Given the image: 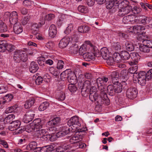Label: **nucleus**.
<instances>
[{"mask_svg":"<svg viewBox=\"0 0 152 152\" xmlns=\"http://www.w3.org/2000/svg\"><path fill=\"white\" fill-rule=\"evenodd\" d=\"M67 125L69 128L64 126L60 128V131L55 134V131L50 132L49 131L46 138L47 140L49 139L51 141H53L56 140L57 137H63L70 132L75 133L80 132H85L87 130L86 124L83 123V120L77 116L72 117L67 122Z\"/></svg>","mask_w":152,"mask_h":152,"instance_id":"1","label":"nucleus"},{"mask_svg":"<svg viewBox=\"0 0 152 152\" xmlns=\"http://www.w3.org/2000/svg\"><path fill=\"white\" fill-rule=\"evenodd\" d=\"M96 88L94 86L91 87L90 89L89 97L92 102H96L98 104H104L108 105L110 104V101L107 96L106 92L104 89L101 91L100 96H98Z\"/></svg>","mask_w":152,"mask_h":152,"instance_id":"2","label":"nucleus"},{"mask_svg":"<svg viewBox=\"0 0 152 152\" xmlns=\"http://www.w3.org/2000/svg\"><path fill=\"white\" fill-rule=\"evenodd\" d=\"M128 2L126 1H124L118 4V6L119 11L118 15L120 16H123L127 14L132 10V7L128 5Z\"/></svg>","mask_w":152,"mask_h":152,"instance_id":"3","label":"nucleus"},{"mask_svg":"<svg viewBox=\"0 0 152 152\" xmlns=\"http://www.w3.org/2000/svg\"><path fill=\"white\" fill-rule=\"evenodd\" d=\"M133 78L136 81H137L138 83L141 86H144L145 84L146 77L145 72L141 71L138 74L133 75Z\"/></svg>","mask_w":152,"mask_h":152,"instance_id":"4","label":"nucleus"},{"mask_svg":"<svg viewBox=\"0 0 152 152\" xmlns=\"http://www.w3.org/2000/svg\"><path fill=\"white\" fill-rule=\"evenodd\" d=\"M60 118L58 117H56L53 119L48 121L46 124V126L49 128L50 132L51 131H56V128L55 126L59 122Z\"/></svg>","mask_w":152,"mask_h":152,"instance_id":"5","label":"nucleus"},{"mask_svg":"<svg viewBox=\"0 0 152 152\" xmlns=\"http://www.w3.org/2000/svg\"><path fill=\"white\" fill-rule=\"evenodd\" d=\"M96 49V47L91 45L83 44L79 48V53L80 55H83L84 53L86 51H91V50L94 51Z\"/></svg>","mask_w":152,"mask_h":152,"instance_id":"6","label":"nucleus"},{"mask_svg":"<svg viewBox=\"0 0 152 152\" xmlns=\"http://www.w3.org/2000/svg\"><path fill=\"white\" fill-rule=\"evenodd\" d=\"M145 30V28L144 26H136L130 27L128 31L129 33L142 34L144 32Z\"/></svg>","mask_w":152,"mask_h":152,"instance_id":"7","label":"nucleus"},{"mask_svg":"<svg viewBox=\"0 0 152 152\" xmlns=\"http://www.w3.org/2000/svg\"><path fill=\"white\" fill-rule=\"evenodd\" d=\"M72 145H69L67 143L63 142L61 145L57 147L56 149L57 152H63L66 150H68L69 151H71L75 149L72 148Z\"/></svg>","mask_w":152,"mask_h":152,"instance_id":"8","label":"nucleus"},{"mask_svg":"<svg viewBox=\"0 0 152 152\" xmlns=\"http://www.w3.org/2000/svg\"><path fill=\"white\" fill-rule=\"evenodd\" d=\"M108 80V78L105 77H102L97 79V83L99 88L100 91H103L104 89L105 92H106V89L104 88L103 84L107 83Z\"/></svg>","mask_w":152,"mask_h":152,"instance_id":"9","label":"nucleus"},{"mask_svg":"<svg viewBox=\"0 0 152 152\" xmlns=\"http://www.w3.org/2000/svg\"><path fill=\"white\" fill-rule=\"evenodd\" d=\"M137 94V91L136 88L133 87L129 88L126 91L127 97L130 99L135 98Z\"/></svg>","mask_w":152,"mask_h":152,"instance_id":"10","label":"nucleus"},{"mask_svg":"<svg viewBox=\"0 0 152 152\" xmlns=\"http://www.w3.org/2000/svg\"><path fill=\"white\" fill-rule=\"evenodd\" d=\"M96 50L97 48H96V49L94 51L91 50V51H88L87 53H84L83 56L84 59L85 61H88L93 60L95 56V53Z\"/></svg>","mask_w":152,"mask_h":152,"instance_id":"11","label":"nucleus"},{"mask_svg":"<svg viewBox=\"0 0 152 152\" xmlns=\"http://www.w3.org/2000/svg\"><path fill=\"white\" fill-rule=\"evenodd\" d=\"M82 139V136L80 134H75L74 135L71 137L69 142L70 144L67 143L69 145H75L79 142L81 141Z\"/></svg>","mask_w":152,"mask_h":152,"instance_id":"12","label":"nucleus"},{"mask_svg":"<svg viewBox=\"0 0 152 152\" xmlns=\"http://www.w3.org/2000/svg\"><path fill=\"white\" fill-rule=\"evenodd\" d=\"M152 20V18L145 16H142L135 19V22L141 23L144 25L149 23Z\"/></svg>","mask_w":152,"mask_h":152,"instance_id":"13","label":"nucleus"},{"mask_svg":"<svg viewBox=\"0 0 152 152\" xmlns=\"http://www.w3.org/2000/svg\"><path fill=\"white\" fill-rule=\"evenodd\" d=\"M21 122L17 120L11 122L8 127V129L10 130L13 131L18 129L20 125Z\"/></svg>","mask_w":152,"mask_h":152,"instance_id":"14","label":"nucleus"},{"mask_svg":"<svg viewBox=\"0 0 152 152\" xmlns=\"http://www.w3.org/2000/svg\"><path fill=\"white\" fill-rule=\"evenodd\" d=\"M36 136L40 138L44 137V138H46L49 132L48 129L46 130L45 129H39L35 132Z\"/></svg>","mask_w":152,"mask_h":152,"instance_id":"15","label":"nucleus"},{"mask_svg":"<svg viewBox=\"0 0 152 152\" xmlns=\"http://www.w3.org/2000/svg\"><path fill=\"white\" fill-rule=\"evenodd\" d=\"M35 114L33 111H29L24 116L23 121L25 123H28L33 119Z\"/></svg>","mask_w":152,"mask_h":152,"instance_id":"16","label":"nucleus"},{"mask_svg":"<svg viewBox=\"0 0 152 152\" xmlns=\"http://www.w3.org/2000/svg\"><path fill=\"white\" fill-rule=\"evenodd\" d=\"M18 15L17 12L15 11H13L12 12L9 18V21L12 24L14 25L18 22Z\"/></svg>","mask_w":152,"mask_h":152,"instance_id":"17","label":"nucleus"},{"mask_svg":"<svg viewBox=\"0 0 152 152\" xmlns=\"http://www.w3.org/2000/svg\"><path fill=\"white\" fill-rule=\"evenodd\" d=\"M135 16L133 15H129L125 16L123 19V22L124 24L134 23L135 22Z\"/></svg>","mask_w":152,"mask_h":152,"instance_id":"18","label":"nucleus"},{"mask_svg":"<svg viewBox=\"0 0 152 152\" xmlns=\"http://www.w3.org/2000/svg\"><path fill=\"white\" fill-rule=\"evenodd\" d=\"M70 39V38L68 37H66L61 39L58 44L59 47L61 48H66L69 44Z\"/></svg>","mask_w":152,"mask_h":152,"instance_id":"19","label":"nucleus"},{"mask_svg":"<svg viewBox=\"0 0 152 152\" xmlns=\"http://www.w3.org/2000/svg\"><path fill=\"white\" fill-rule=\"evenodd\" d=\"M31 124L34 127L35 132L42 128V124L41 123V120L40 118L34 120Z\"/></svg>","mask_w":152,"mask_h":152,"instance_id":"20","label":"nucleus"},{"mask_svg":"<svg viewBox=\"0 0 152 152\" xmlns=\"http://www.w3.org/2000/svg\"><path fill=\"white\" fill-rule=\"evenodd\" d=\"M57 34L56 26L53 24L51 25L49 28L48 34L49 36L52 38H54Z\"/></svg>","mask_w":152,"mask_h":152,"instance_id":"21","label":"nucleus"},{"mask_svg":"<svg viewBox=\"0 0 152 152\" xmlns=\"http://www.w3.org/2000/svg\"><path fill=\"white\" fill-rule=\"evenodd\" d=\"M13 30L15 34H18L23 31V27L19 23H18L14 25Z\"/></svg>","mask_w":152,"mask_h":152,"instance_id":"22","label":"nucleus"},{"mask_svg":"<svg viewBox=\"0 0 152 152\" xmlns=\"http://www.w3.org/2000/svg\"><path fill=\"white\" fill-rule=\"evenodd\" d=\"M139 48L141 51L140 54H142V56H145V54L148 53L150 52V49L146 45H141Z\"/></svg>","mask_w":152,"mask_h":152,"instance_id":"23","label":"nucleus"},{"mask_svg":"<svg viewBox=\"0 0 152 152\" xmlns=\"http://www.w3.org/2000/svg\"><path fill=\"white\" fill-rule=\"evenodd\" d=\"M79 47L78 45L75 43L73 44L70 46L69 51L71 53L76 54L78 51Z\"/></svg>","mask_w":152,"mask_h":152,"instance_id":"24","label":"nucleus"},{"mask_svg":"<svg viewBox=\"0 0 152 152\" xmlns=\"http://www.w3.org/2000/svg\"><path fill=\"white\" fill-rule=\"evenodd\" d=\"M119 77V73L116 72H113L111 75V79L113 84L118 83Z\"/></svg>","mask_w":152,"mask_h":152,"instance_id":"25","label":"nucleus"},{"mask_svg":"<svg viewBox=\"0 0 152 152\" xmlns=\"http://www.w3.org/2000/svg\"><path fill=\"white\" fill-rule=\"evenodd\" d=\"M106 3L107 8L108 9H110L113 7L118 6V3L117 1H109L105 0Z\"/></svg>","mask_w":152,"mask_h":152,"instance_id":"26","label":"nucleus"},{"mask_svg":"<svg viewBox=\"0 0 152 152\" xmlns=\"http://www.w3.org/2000/svg\"><path fill=\"white\" fill-rule=\"evenodd\" d=\"M23 51L20 50H17L15 51L14 55L13 58L16 62H20V57L22 55Z\"/></svg>","mask_w":152,"mask_h":152,"instance_id":"27","label":"nucleus"},{"mask_svg":"<svg viewBox=\"0 0 152 152\" xmlns=\"http://www.w3.org/2000/svg\"><path fill=\"white\" fill-rule=\"evenodd\" d=\"M141 56V55L140 56L137 53H132L130 54V56L133 61V65L134 63V64H136V63L140 59V57Z\"/></svg>","mask_w":152,"mask_h":152,"instance_id":"28","label":"nucleus"},{"mask_svg":"<svg viewBox=\"0 0 152 152\" xmlns=\"http://www.w3.org/2000/svg\"><path fill=\"white\" fill-rule=\"evenodd\" d=\"M72 71L71 69H67L63 71L61 74L60 77L62 80H64L68 78L70 76Z\"/></svg>","mask_w":152,"mask_h":152,"instance_id":"29","label":"nucleus"},{"mask_svg":"<svg viewBox=\"0 0 152 152\" xmlns=\"http://www.w3.org/2000/svg\"><path fill=\"white\" fill-rule=\"evenodd\" d=\"M38 69L39 67L37 64L34 61L31 62L29 68V70L30 72L34 73L38 70Z\"/></svg>","mask_w":152,"mask_h":152,"instance_id":"30","label":"nucleus"},{"mask_svg":"<svg viewBox=\"0 0 152 152\" xmlns=\"http://www.w3.org/2000/svg\"><path fill=\"white\" fill-rule=\"evenodd\" d=\"M78 30L80 32L85 33L88 32L89 31L90 28L86 25H82L78 27Z\"/></svg>","mask_w":152,"mask_h":152,"instance_id":"31","label":"nucleus"},{"mask_svg":"<svg viewBox=\"0 0 152 152\" xmlns=\"http://www.w3.org/2000/svg\"><path fill=\"white\" fill-rule=\"evenodd\" d=\"M101 53L102 56L104 59H107L109 56V51L106 48H102L101 50Z\"/></svg>","mask_w":152,"mask_h":152,"instance_id":"32","label":"nucleus"},{"mask_svg":"<svg viewBox=\"0 0 152 152\" xmlns=\"http://www.w3.org/2000/svg\"><path fill=\"white\" fill-rule=\"evenodd\" d=\"M76 77L75 74L72 72L67 79L69 83H75L76 82Z\"/></svg>","mask_w":152,"mask_h":152,"instance_id":"33","label":"nucleus"},{"mask_svg":"<svg viewBox=\"0 0 152 152\" xmlns=\"http://www.w3.org/2000/svg\"><path fill=\"white\" fill-rule=\"evenodd\" d=\"M66 21L65 17L64 15H62L58 16L57 24L59 26H61L62 24L65 23Z\"/></svg>","mask_w":152,"mask_h":152,"instance_id":"34","label":"nucleus"},{"mask_svg":"<svg viewBox=\"0 0 152 152\" xmlns=\"http://www.w3.org/2000/svg\"><path fill=\"white\" fill-rule=\"evenodd\" d=\"M13 96L11 94H8L6 95L3 97V101H1L3 104L10 102L13 99Z\"/></svg>","mask_w":152,"mask_h":152,"instance_id":"35","label":"nucleus"},{"mask_svg":"<svg viewBox=\"0 0 152 152\" xmlns=\"http://www.w3.org/2000/svg\"><path fill=\"white\" fill-rule=\"evenodd\" d=\"M113 57L115 62L119 63L122 60L121 54L118 53H115L113 55Z\"/></svg>","mask_w":152,"mask_h":152,"instance_id":"36","label":"nucleus"},{"mask_svg":"<svg viewBox=\"0 0 152 152\" xmlns=\"http://www.w3.org/2000/svg\"><path fill=\"white\" fill-rule=\"evenodd\" d=\"M34 103V99L33 98H31L28 100L24 104L25 108L28 109L31 107Z\"/></svg>","mask_w":152,"mask_h":152,"instance_id":"37","label":"nucleus"},{"mask_svg":"<svg viewBox=\"0 0 152 152\" xmlns=\"http://www.w3.org/2000/svg\"><path fill=\"white\" fill-rule=\"evenodd\" d=\"M107 90L108 93L111 96H113L115 93V85H109L107 87Z\"/></svg>","mask_w":152,"mask_h":152,"instance_id":"38","label":"nucleus"},{"mask_svg":"<svg viewBox=\"0 0 152 152\" xmlns=\"http://www.w3.org/2000/svg\"><path fill=\"white\" fill-rule=\"evenodd\" d=\"M15 116L13 114L9 115L4 119L3 121L4 122L5 124L10 123L11 121L15 118Z\"/></svg>","mask_w":152,"mask_h":152,"instance_id":"39","label":"nucleus"},{"mask_svg":"<svg viewBox=\"0 0 152 152\" xmlns=\"http://www.w3.org/2000/svg\"><path fill=\"white\" fill-rule=\"evenodd\" d=\"M46 55H44L43 56H40L39 57V59H38V63L39 64L40 61L42 60L43 62L47 58H51L54 60L55 59V57L53 56H50L48 55V54L46 53Z\"/></svg>","mask_w":152,"mask_h":152,"instance_id":"40","label":"nucleus"},{"mask_svg":"<svg viewBox=\"0 0 152 152\" xmlns=\"http://www.w3.org/2000/svg\"><path fill=\"white\" fill-rule=\"evenodd\" d=\"M115 85V93H120L121 92L122 90V84L118 82V83L114 84Z\"/></svg>","mask_w":152,"mask_h":152,"instance_id":"41","label":"nucleus"},{"mask_svg":"<svg viewBox=\"0 0 152 152\" xmlns=\"http://www.w3.org/2000/svg\"><path fill=\"white\" fill-rule=\"evenodd\" d=\"M121 55L122 60H127L130 58V55L126 51H121Z\"/></svg>","mask_w":152,"mask_h":152,"instance_id":"42","label":"nucleus"},{"mask_svg":"<svg viewBox=\"0 0 152 152\" xmlns=\"http://www.w3.org/2000/svg\"><path fill=\"white\" fill-rule=\"evenodd\" d=\"M49 103L47 102H44L41 104L39 107L40 111H43L45 110L49 106Z\"/></svg>","mask_w":152,"mask_h":152,"instance_id":"43","label":"nucleus"},{"mask_svg":"<svg viewBox=\"0 0 152 152\" xmlns=\"http://www.w3.org/2000/svg\"><path fill=\"white\" fill-rule=\"evenodd\" d=\"M37 143L35 141L31 142L27 146V149L30 150H34L36 149V147L37 146Z\"/></svg>","mask_w":152,"mask_h":152,"instance_id":"44","label":"nucleus"},{"mask_svg":"<svg viewBox=\"0 0 152 152\" xmlns=\"http://www.w3.org/2000/svg\"><path fill=\"white\" fill-rule=\"evenodd\" d=\"M78 10L80 12L84 13H86L88 12V7L83 5H80L78 7Z\"/></svg>","mask_w":152,"mask_h":152,"instance_id":"45","label":"nucleus"},{"mask_svg":"<svg viewBox=\"0 0 152 152\" xmlns=\"http://www.w3.org/2000/svg\"><path fill=\"white\" fill-rule=\"evenodd\" d=\"M126 49L129 51H132L134 49V47L133 44L131 42H127L125 44Z\"/></svg>","mask_w":152,"mask_h":152,"instance_id":"46","label":"nucleus"},{"mask_svg":"<svg viewBox=\"0 0 152 152\" xmlns=\"http://www.w3.org/2000/svg\"><path fill=\"white\" fill-rule=\"evenodd\" d=\"M72 145L73 146H72V148L75 149L74 150L72 151H75L76 149L83 148L84 147L85 145H86L83 142L80 141L79 142V143H77L76 144H75V145Z\"/></svg>","mask_w":152,"mask_h":152,"instance_id":"47","label":"nucleus"},{"mask_svg":"<svg viewBox=\"0 0 152 152\" xmlns=\"http://www.w3.org/2000/svg\"><path fill=\"white\" fill-rule=\"evenodd\" d=\"M74 28V25L73 24L70 23L69 24L64 32L66 34H69L73 30Z\"/></svg>","mask_w":152,"mask_h":152,"instance_id":"48","label":"nucleus"},{"mask_svg":"<svg viewBox=\"0 0 152 152\" xmlns=\"http://www.w3.org/2000/svg\"><path fill=\"white\" fill-rule=\"evenodd\" d=\"M138 66L137 65L132 66L129 69L128 72L131 74H134V75L137 74L136 72Z\"/></svg>","mask_w":152,"mask_h":152,"instance_id":"49","label":"nucleus"},{"mask_svg":"<svg viewBox=\"0 0 152 152\" xmlns=\"http://www.w3.org/2000/svg\"><path fill=\"white\" fill-rule=\"evenodd\" d=\"M50 73L54 76H57L59 74V72L57 69L53 67H50L49 69Z\"/></svg>","mask_w":152,"mask_h":152,"instance_id":"50","label":"nucleus"},{"mask_svg":"<svg viewBox=\"0 0 152 152\" xmlns=\"http://www.w3.org/2000/svg\"><path fill=\"white\" fill-rule=\"evenodd\" d=\"M7 30V28L6 25H4L2 21H0V32H5Z\"/></svg>","mask_w":152,"mask_h":152,"instance_id":"51","label":"nucleus"},{"mask_svg":"<svg viewBox=\"0 0 152 152\" xmlns=\"http://www.w3.org/2000/svg\"><path fill=\"white\" fill-rule=\"evenodd\" d=\"M25 130L28 133H30L33 131L35 132V129L31 123L26 126L25 129Z\"/></svg>","mask_w":152,"mask_h":152,"instance_id":"52","label":"nucleus"},{"mask_svg":"<svg viewBox=\"0 0 152 152\" xmlns=\"http://www.w3.org/2000/svg\"><path fill=\"white\" fill-rule=\"evenodd\" d=\"M68 88L71 92H74L76 91L77 88L75 85V83H71L68 85Z\"/></svg>","mask_w":152,"mask_h":152,"instance_id":"53","label":"nucleus"},{"mask_svg":"<svg viewBox=\"0 0 152 152\" xmlns=\"http://www.w3.org/2000/svg\"><path fill=\"white\" fill-rule=\"evenodd\" d=\"M64 61L62 60H59L58 61L56 66V68L58 69H62L64 66Z\"/></svg>","mask_w":152,"mask_h":152,"instance_id":"54","label":"nucleus"},{"mask_svg":"<svg viewBox=\"0 0 152 152\" xmlns=\"http://www.w3.org/2000/svg\"><path fill=\"white\" fill-rule=\"evenodd\" d=\"M42 78L45 82L48 83L50 80L51 77L48 74L45 73L43 75Z\"/></svg>","mask_w":152,"mask_h":152,"instance_id":"55","label":"nucleus"},{"mask_svg":"<svg viewBox=\"0 0 152 152\" xmlns=\"http://www.w3.org/2000/svg\"><path fill=\"white\" fill-rule=\"evenodd\" d=\"M107 63L108 65H112L115 63L114 59L113 57L109 56L108 57L107 59Z\"/></svg>","mask_w":152,"mask_h":152,"instance_id":"56","label":"nucleus"},{"mask_svg":"<svg viewBox=\"0 0 152 152\" xmlns=\"http://www.w3.org/2000/svg\"><path fill=\"white\" fill-rule=\"evenodd\" d=\"M143 42L149 48H152V40H144L143 41Z\"/></svg>","mask_w":152,"mask_h":152,"instance_id":"57","label":"nucleus"},{"mask_svg":"<svg viewBox=\"0 0 152 152\" xmlns=\"http://www.w3.org/2000/svg\"><path fill=\"white\" fill-rule=\"evenodd\" d=\"M55 17V15L54 14L50 13L46 15L45 17V20L48 21H50L53 19Z\"/></svg>","mask_w":152,"mask_h":152,"instance_id":"58","label":"nucleus"},{"mask_svg":"<svg viewBox=\"0 0 152 152\" xmlns=\"http://www.w3.org/2000/svg\"><path fill=\"white\" fill-rule=\"evenodd\" d=\"M56 98L59 100H64L65 98V94L63 92L61 93L58 95H57Z\"/></svg>","mask_w":152,"mask_h":152,"instance_id":"59","label":"nucleus"},{"mask_svg":"<svg viewBox=\"0 0 152 152\" xmlns=\"http://www.w3.org/2000/svg\"><path fill=\"white\" fill-rule=\"evenodd\" d=\"M90 82L88 80H86L83 83L82 87V89L86 88V89H88L91 86Z\"/></svg>","mask_w":152,"mask_h":152,"instance_id":"60","label":"nucleus"},{"mask_svg":"<svg viewBox=\"0 0 152 152\" xmlns=\"http://www.w3.org/2000/svg\"><path fill=\"white\" fill-rule=\"evenodd\" d=\"M6 42L4 41L0 45V52H4L6 49Z\"/></svg>","mask_w":152,"mask_h":152,"instance_id":"61","label":"nucleus"},{"mask_svg":"<svg viewBox=\"0 0 152 152\" xmlns=\"http://www.w3.org/2000/svg\"><path fill=\"white\" fill-rule=\"evenodd\" d=\"M20 58V61H26L28 59V56L27 54L23 51L22 55H21Z\"/></svg>","mask_w":152,"mask_h":152,"instance_id":"62","label":"nucleus"},{"mask_svg":"<svg viewBox=\"0 0 152 152\" xmlns=\"http://www.w3.org/2000/svg\"><path fill=\"white\" fill-rule=\"evenodd\" d=\"M6 49L9 51H13L14 49V46L12 44L6 43Z\"/></svg>","mask_w":152,"mask_h":152,"instance_id":"63","label":"nucleus"},{"mask_svg":"<svg viewBox=\"0 0 152 152\" xmlns=\"http://www.w3.org/2000/svg\"><path fill=\"white\" fill-rule=\"evenodd\" d=\"M146 79L147 80H149L152 78V69H150L148 72L146 73Z\"/></svg>","mask_w":152,"mask_h":152,"instance_id":"64","label":"nucleus"}]
</instances>
